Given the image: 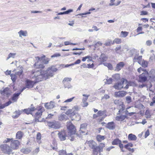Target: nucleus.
I'll return each mask as SVG.
<instances>
[{
	"instance_id": "nucleus-1",
	"label": "nucleus",
	"mask_w": 155,
	"mask_h": 155,
	"mask_svg": "<svg viewBox=\"0 0 155 155\" xmlns=\"http://www.w3.org/2000/svg\"><path fill=\"white\" fill-rule=\"evenodd\" d=\"M57 70L56 68L51 67L48 68L46 71L43 70L36 71L32 72L33 74L31 77L35 78L37 81H41L43 79L46 80L53 77L54 72Z\"/></svg>"
},
{
	"instance_id": "nucleus-2",
	"label": "nucleus",
	"mask_w": 155,
	"mask_h": 155,
	"mask_svg": "<svg viewBox=\"0 0 155 155\" xmlns=\"http://www.w3.org/2000/svg\"><path fill=\"white\" fill-rule=\"evenodd\" d=\"M136 85V84L134 82H128L126 79L122 78L121 80V82H118L115 84L113 87L116 89L120 90L123 88L127 89L129 86H134Z\"/></svg>"
},
{
	"instance_id": "nucleus-3",
	"label": "nucleus",
	"mask_w": 155,
	"mask_h": 155,
	"mask_svg": "<svg viewBox=\"0 0 155 155\" xmlns=\"http://www.w3.org/2000/svg\"><path fill=\"white\" fill-rule=\"evenodd\" d=\"M45 55H43L41 57H35V58L37 62H36L34 64L35 67L37 68H44L45 66L43 64H41V63L42 62L44 64H47L49 62L50 59L48 58L45 59Z\"/></svg>"
},
{
	"instance_id": "nucleus-4",
	"label": "nucleus",
	"mask_w": 155,
	"mask_h": 155,
	"mask_svg": "<svg viewBox=\"0 0 155 155\" xmlns=\"http://www.w3.org/2000/svg\"><path fill=\"white\" fill-rule=\"evenodd\" d=\"M67 127L69 130V138L71 141H73L74 138L77 137V134H75L76 129L74 126L70 122L67 123Z\"/></svg>"
},
{
	"instance_id": "nucleus-5",
	"label": "nucleus",
	"mask_w": 155,
	"mask_h": 155,
	"mask_svg": "<svg viewBox=\"0 0 155 155\" xmlns=\"http://www.w3.org/2000/svg\"><path fill=\"white\" fill-rule=\"evenodd\" d=\"M0 148L3 153L6 154H10L12 151L10 147L6 144L1 145L0 146Z\"/></svg>"
},
{
	"instance_id": "nucleus-6",
	"label": "nucleus",
	"mask_w": 155,
	"mask_h": 155,
	"mask_svg": "<svg viewBox=\"0 0 155 155\" xmlns=\"http://www.w3.org/2000/svg\"><path fill=\"white\" fill-rule=\"evenodd\" d=\"M33 71H32V74L31 75L30 77L31 78H34L35 79L36 81H31L30 80H27L26 81V86L24 87L23 89H22L21 91V92H22L24 89H25L26 88H31L33 87V85L35 84V82H38L36 80L35 78H32L31 77V76L32 75V72Z\"/></svg>"
},
{
	"instance_id": "nucleus-7",
	"label": "nucleus",
	"mask_w": 155,
	"mask_h": 155,
	"mask_svg": "<svg viewBox=\"0 0 155 155\" xmlns=\"http://www.w3.org/2000/svg\"><path fill=\"white\" fill-rule=\"evenodd\" d=\"M44 110V108H40L38 111L35 113V117L36 122H41V120H40L39 119L41 117L42 113Z\"/></svg>"
},
{
	"instance_id": "nucleus-8",
	"label": "nucleus",
	"mask_w": 155,
	"mask_h": 155,
	"mask_svg": "<svg viewBox=\"0 0 155 155\" xmlns=\"http://www.w3.org/2000/svg\"><path fill=\"white\" fill-rule=\"evenodd\" d=\"M148 73L147 71H144V72H143L139 76V81L140 82H144L146 81Z\"/></svg>"
},
{
	"instance_id": "nucleus-9",
	"label": "nucleus",
	"mask_w": 155,
	"mask_h": 155,
	"mask_svg": "<svg viewBox=\"0 0 155 155\" xmlns=\"http://www.w3.org/2000/svg\"><path fill=\"white\" fill-rule=\"evenodd\" d=\"M88 144L90 147L93 149V153L95 154L97 152V144L95 142L91 140L88 141Z\"/></svg>"
},
{
	"instance_id": "nucleus-10",
	"label": "nucleus",
	"mask_w": 155,
	"mask_h": 155,
	"mask_svg": "<svg viewBox=\"0 0 155 155\" xmlns=\"http://www.w3.org/2000/svg\"><path fill=\"white\" fill-rule=\"evenodd\" d=\"M19 142L17 140H12L10 144V147L11 149L14 150L17 149L18 148Z\"/></svg>"
},
{
	"instance_id": "nucleus-11",
	"label": "nucleus",
	"mask_w": 155,
	"mask_h": 155,
	"mask_svg": "<svg viewBox=\"0 0 155 155\" xmlns=\"http://www.w3.org/2000/svg\"><path fill=\"white\" fill-rule=\"evenodd\" d=\"M72 120H79L81 117L80 115L78 114H75V112H72L70 116Z\"/></svg>"
},
{
	"instance_id": "nucleus-12",
	"label": "nucleus",
	"mask_w": 155,
	"mask_h": 155,
	"mask_svg": "<svg viewBox=\"0 0 155 155\" xmlns=\"http://www.w3.org/2000/svg\"><path fill=\"white\" fill-rule=\"evenodd\" d=\"M49 126L51 128L57 129L59 128L60 126L58 122H53L48 123Z\"/></svg>"
},
{
	"instance_id": "nucleus-13",
	"label": "nucleus",
	"mask_w": 155,
	"mask_h": 155,
	"mask_svg": "<svg viewBox=\"0 0 155 155\" xmlns=\"http://www.w3.org/2000/svg\"><path fill=\"white\" fill-rule=\"evenodd\" d=\"M35 110V107H31V108H28L27 109H25L23 110H22L20 111V113H24L27 114H32V112L34 111Z\"/></svg>"
},
{
	"instance_id": "nucleus-14",
	"label": "nucleus",
	"mask_w": 155,
	"mask_h": 155,
	"mask_svg": "<svg viewBox=\"0 0 155 155\" xmlns=\"http://www.w3.org/2000/svg\"><path fill=\"white\" fill-rule=\"evenodd\" d=\"M127 92L124 91H119L118 92L115 93L114 95L116 97H122L124 96L126 94Z\"/></svg>"
},
{
	"instance_id": "nucleus-15",
	"label": "nucleus",
	"mask_w": 155,
	"mask_h": 155,
	"mask_svg": "<svg viewBox=\"0 0 155 155\" xmlns=\"http://www.w3.org/2000/svg\"><path fill=\"white\" fill-rule=\"evenodd\" d=\"M0 93L2 95L8 96L10 94V91L8 88L6 87L3 91H1Z\"/></svg>"
},
{
	"instance_id": "nucleus-16",
	"label": "nucleus",
	"mask_w": 155,
	"mask_h": 155,
	"mask_svg": "<svg viewBox=\"0 0 155 155\" xmlns=\"http://www.w3.org/2000/svg\"><path fill=\"white\" fill-rule=\"evenodd\" d=\"M124 65L125 64L124 62H120L117 64L115 70L117 71H119L124 67Z\"/></svg>"
},
{
	"instance_id": "nucleus-17",
	"label": "nucleus",
	"mask_w": 155,
	"mask_h": 155,
	"mask_svg": "<svg viewBox=\"0 0 155 155\" xmlns=\"http://www.w3.org/2000/svg\"><path fill=\"white\" fill-rule=\"evenodd\" d=\"M45 107L47 109H51L54 107L55 106V105L54 102L51 101L49 103H45Z\"/></svg>"
},
{
	"instance_id": "nucleus-18",
	"label": "nucleus",
	"mask_w": 155,
	"mask_h": 155,
	"mask_svg": "<svg viewBox=\"0 0 155 155\" xmlns=\"http://www.w3.org/2000/svg\"><path fill=\"white\" fill-rule=\"evenodd\" d=\"M58 136L61 140H64L66 139V134L64 131H61L58 134Z\"/></svg>"
},
{
	"instance_id": "nucleus-19",
	"label": "nucleus",
	"mask_w": 155,
	"mask_h": 155,
	"mask_svg": "<svg viewBox=\"0 0 155 155\" xmlns=\"http://www.w3.org/2000/svg\"><path fill=\"white\" fill-rule=\"evenodd\" d=\"M115 127V124L113 122H109L106 126V127L110 130L114 129Z\"/></svg>"
},
{
	"instance_id": "nucleus-20",
	"label": "nucleus",
	"mask_w": 155,
	"mask_h": 155,
	"mask_svg": "<svg viewBox=\"0 0 155 155\" xmlns=\"http://www.w3.org/2000/svg\"><path fill=\"white\" fill-rule=\"evenodd\" d=\"M142 60V56H135L133 59V61L134 62H137L140 64H141V61Z\"/></svg>"
},
{
	"instance_id": "nucleus-21",
	"label": "nucleus",
	"mask_w": 155,
	"mask_h": 155,
	"mask_svg": "<svg viewBox=\"0 0 155 155\" xmlns=\"http://www.w3.org/2000/svg\"><path fill=\"white\" fill-rule=\"evenodd\" d=\"M58 120H67L68 118L65 114H61L58 117Z\"/></svg>"
},
{
	"instance_id": "nucleus-22",
	"label": "nucleus",
	"mask_w": 155,
	"mask_h": 155,
	"mask_svg": "<svg viewBox=\"0 0 155 155\" xmlns=\"http://www.w3.org/2000/svg\"><path fill=\"white\" fill-rule=\"evenodd\" d=\"M126 117L124 115H120L116 117L115 119L118 121H122L124 120L126 118Z\"/></svg>"
},
{
	"instance_id": "nucleus-23",
	"label": "nucleus",
	"mask_w": 155,
	"mask_h": 155,
	"mask_svg": "<svg viewBox=\"0 0 155 155\" xmlns=\"http://www.w3.org/2000/svg\"><path fill=\"white\" fill-rule=\"evenodd\" d=\"M105 147V144L101 143L100 144L99 146L97 147V152L99 151V152H102L103 150V148Z\"/></svg>"
},
{
	"instance_id": "nucleus-24",
	"label": "nucleus",
	"mask_w": 155,
	"mask_h": 155,
	"mask_svg": "<svg viewBox=\"0 0 155 155\" xmlns=\"http://www.w3.org/2000/svg\"><path fill=\"white\" fill-rule=\"evenodd\" d=\"M128 140H135L137 138L136 136L132 134H130L128 135Z\"/></svg>"
},
{
	"instance_id": "nucleus-25",
	"label": "nucleus",
	"mask_w": 155,
	"mask_h": 155,
	"mask_svg": "<svg viewBox=\"0 0 155 155\" xmlns=\"http://www.w3.org/2000/svg\"><path fill=\"white\" fill-rule=\"evenodd\" d=\"M19 95V92H18L17 93H15L13 95L12 97V100L14 102L16 101L18 99V97Z\"/></svg>"
},
{
	"instance_id": "nucleus-26",
	"label": "nucleus",
	"mask_w": 155,
	"mask_h": 155,
	"mask_svg": "<svg viewBox=\"0 0 155 155\" xmlns=\"http://www.w3.org/2000/svg\"><path fill=\"white\" fill-rule=\"evenodd\" d=\"M150 52L152 54H150L149 61H152L153 60L154 58L155 61V51H154L153 50H152L150 51Z\"/></svg>"
},
{
	"instance_id": "nucleus-27",
	"label": "nucleus",
	"mask_w": 155,
	"mask_h": 155,
	"mask_svg": "<svg viewBox=\"0 0 155 155\" xmlns=\"http://www.w3.org/2000/svg\"><path fill=\"white\" fill-rule=\"evenodd\" d=\"M73 12V10L71 9H69L68 10L63 12H61L59 13L58 15H62L64 14H69L71 12Z\"/></svg>"
},
{
	"instance_id": "nucleus-28",
	"label": "nucleus",
	"mask_w": 155,
	"mask_h": 155,
	"mask_svg": "<svg viewBox=\"0 0 155 155\" xmlns=\"http://www.w3.org/2000/svg\"><path fill=\"white\" fill-rule=\"evenodd\" d=\"M16 53H10L8 54V57L7 58L6 60H8L11 58H14L16 57Z\"/></svg>"
},
{
	"instance_id": "nucleus-29",
	"label": "nucleus",
	"mask_w": 155,
	"mask_h": 155,
	"mask_svg": "<svg viewBox=\"0 0 155 155\" xmlns=\"http://www.w3.org/2000/svg\"><path fill=\"white\" fill-rule=\"evenodd\" d=\"M100 59L101 61L102 62H104L107 60V57L104 54H101L100 58Z\"/></svg>"
},
{
	"instance_id": "nucleus-30",
	"label": "nucleus",
	"mask_w": 155,
	"mask_h": 155,
	"mask_svg": "<svg viewBox=\"0 0 155 155\" xmlns=\"http://www.w3.org/2000/svg\"><path fill=\"white\" fill-rule=\"evenodd\" d=\"M28 32L26 31L20 30V36L22 35L24 37H26L28 36ZM21 37L20 36V37Z\"/></svg>"
},
{
	"instance_id": "nucleus-31",
	"label": "nucleus",
	"mask_w": 155,
	"mask_h": 155,
	"mask_svg": "<svg viewBox=\"0 0 155 155\" xmlns=\"http://www.w3.org/2000/svg\"><path fill=\"white\" fill-rule=\"evenodd\" d=\"M104 137L103 136H101L99 135H98L97 137V140L99 142L101 141L102 140H104Z\"/></svg>"
},
{
	"instance_id": "nucleus-32",
	"label": "nucleus",
	"mask_w": 155,
	"mask_h": 155,
	"mask_svg": "<svg viewBox=\"0 0 155 155\" xmlns=\"http://www.w3.org/2000/svg\"><path fill=\"white\" fill-rule=\"evenodd\" d=\"M121 42V39L119 38H116L112 42V44H114L115 43L116 44H119Z\"/></svg>"
},
{
	"instance_id": "nucleus-33",
	"label": "nucleus",
	"mask_w": 155,
	"mask_h": 155,
	"mask_svg": "<svg viewBox=\"0 0 155 155\" xmlns=\"http://www.w3.org/2000/svg\"><path fill=\"white\" fill-rule=\"evenodd\" d=\"M19 116V112L16 111L14 112L12 115L13 118L16 119Z\"/></svg>"
},
{
	"instance_id": "nucleus-34",
	"label": "nucleus",
	"mask_w": 155,
	"mask_h": 155,
	"mask_svg": "<svg viewBox=\"0 0 155 155\" xmlns=\"http://www.w3.org/2000/svg\"><path fill=\"white\" fill-rule=\"evenodd\" d=\"M103 64L105 66H107L110 70H112L113 69V66L112 64L110 63H103Z\"/></svg>"
},
{
	"instance_id": "nucleus-35",
	"label": "nucleus",
	"mask_w": 155,
	"mask_h": 155,
	"mask_svg": "<svg viewBox=\"0 0 155 155\" xmlns=\"http://www.w3.org/2000/svg\"><path fill=\"white\" fill-rule=\"evenodd\" d=\"M41 134L40 133H38L37 135V142L40 144L41 143L40 140L41 139Z\"/></svg>"
},
{
	"instance_id": "nucleus-36",
	"label": "nucleus",
	"mask_w": 155,
	"mask_h": 155,
	"mask_svg": "<svg viewBox=\"0 0 155 155\" xmlns=\"http://www.w3.org/2000/svg\"><path fill=\"white\" fill-rule=\"evenodd\" d=\"M112 41L111 40L108 39L104 44V45L106 46H109L112 44Z\"/></svg>"
},
{
	"instance_id": "nucleus-37",
	"label": "nucleus",
	"mask_w": 155,
	"mask_h": 155,
	"mask_svg": "<svg viewBox=\"0 0 155 155\" xmlns=\"http://www.w3.org/2000/svg\"><path fill=\"white\" fill-rule=\"evenodd\" d=\"M128 34V32H127L122 31L120 33V36L125 38L127 36Z\"/></svg>"
},
{
	"instance_id": "nucleus-38",
	"label": "nucleus",
	"mask_w": 155,
	"mask_h": 155,
	"mask_svg": "<svg viewBox=\"0 0 155 155\" xmlns=\"http://www.w3.org/2000/svg\"><path fill=\"white\" fill-rule=\"evenodd\" d=\"M120 142L121 141L118 139H116L112 141V144L114 145H117L119 144Z\"/></svg>"
},
{
	"instance_id": "nucleus-39",
	"label": "nucleus",
	"mask_w": 155,
	"mask_h": 155,
	"mask_svg": "<svg viewBox=\"0 0 155 155\" xmlns=\"http://www.w3.org/2000/svg\"><path fill=\"white\" fill-rule=\"evenodd\" d=\"M59 155H72L71 153L66 154V153L64 150H62L59 152Z\"/></svg>"
},
{
	"instance_id": "nucleus-40",
	"label": "nucleus",
	"mask_w": 155,
	"mask_h": 155,
	"mask_svg": "<svg viewBox=\"0 0 155 155\" xmlns=\"http://www.w3.org/2000/svg\"><path fill=\"white\" fill-rule=\"evenodd\" d=\"M112 77L114 79L117 81L120 78V75L119 74H114Z\"/></svg>"
},
{
	"instance_id": "nucleus-41",
	"label": "nucleus",
	"mask_w": 155,
	"mask_h": 155,
	"mask_svg": "<svg viewBox=\"0 0 155 155\" xmlns=\"http://www.w3.org/2000/svg\"><path fill=\"white\" fill-rule=\"evenodd\" d=\"M71 78H65L63 80V82L64 84H66V83H67L68 81H70L71 80Z\"/></svg>"
},
{
	"instance_id": "nucleus-42",
	"label": "nucleus",
	"mask_w": 155,
	"mask_h": 155,
	"mask_svg": "<svg viewBox=\"0 0 155 155\" xmlns=\"http://www.w3.org/2000/svg\"><path fill=\"white\" fill-rule=\"evenodd\" d=\"M79 110V108L78 106H74L71 110L73 112H75V111H78Z\"/></svg>"
},
{
	"instance_id": "nucleus-43",
	"label": "nucleus",
	"mask_w": 155,
	"mask_h": 155,
	"mask_svg": "<svg viewBox=\"0 0 155 155\" xmlns=\"http://www.w3.org/2000/svg\"><path fill=\"white\" fill-rule=\"evenodd\" d=\"M147 65L148 62L147 61L145 60H143L141 64V65L142 67H146L147 66Z\"/></svg>"
},
{
	"instance_id": "nucleus-44",
	"label": "nucleus",
	"mask_w": 155,
	"mask_h": 155,
	"mask_svg": "<svg viewBox=\"0 0 155 155\" xmlns=\"http://www.w3.org/2000/svg\"><path fill=\"white\" fill-rule=\"evenodd\" d=\"M150 73H151L153 74L152 75H150V78H153L154 80H155V71L154 70H151L150 72Z\"/></svg>"
},
{
	"instance_id": "nucleus-45",
	"label": "nucleus",
	"mask_w": 155,
	"mask_h": 155,
	"mask_svg": "<svg viewBox=\"0 0 155 155\" xmlns=\"http://www.w3.org/2000/svg\"><path fill=\"white\" fill-rule=\"evenodd\" d=\"M126 100L127 103L129 104L131 101V98L130 96H127L126 97Z\"/></svg>"
},
{
	"instance_id": "nucleus-46",
	"label": "nucleus",
	"mask_w": 155,
	"mask_h": 155,
	"mask_svg": "<svg viewBox=\"0 0 155 155\" xmlns=\"http://www.w3.org/2000/svg\"><path fill=\"white\" fill-rule=\"evenodd\" d=\"M10 76L11 77V78L12 80L14 82L15 81L16 78V75L15 74H11Z\"/></svg>"
},
{
	"instance_id": "nucleus-47",
	"label": "nucleus",
	"mask_w": 155,
	"mask_h": 155,
	"mask_svg": "<svg viewBox=\"0 0 155 155\" xmlns=\"http://www.w3.org/2000/svg\"><path fill=\"white\" fill-rule=\"evenodd\" d=\"M83 96L84 97L83 98L82 101L83 102H86L87 101V100L88 98V97L89 96L88 95H86L85 94H83Z\"/></svg>"
},
{
	"instance_id": "nucleus-48",
	"label": "nucleus",
	"mask_w": 155,
	"mask_h": 155,
	"mask_svg": "<svg viewBox=\"0 0 155 155\" xmlns=\"http://www.w3.org/2000/svg\"><path fill=\"white\" fill-rule=\"evenodd\" d=\"M152 101L150 104L151 106H153V104L155 103V94L153 95V97L152 100Z\"/></svg>"
},
{
	"instance_id": "nucleus-49",
	"label": "nucleus",
	"mask_w": 155,
	"mask_h": 155,
	"mask_svg": "<svg viewBox=\"0 0 155 155\" xmlns=\"http://www.w3.org/2000/svg\"><path fill=\"white\" fill-rule=\"evenodd\" d=\"M128 47L126 45H124L123 46L122 51H127L128 50Z\"/></svg>"
},
{
	"instance_id": "nucleus-50",
	"label": "nucleus",
	"mask_w": 155,
	"mask_h": 155,
	"mask_svg": "<svg viewBox=\"0 0 155 155\" xmlns=\"http://www.w3.org/2000/svg\"><path fill=\"white\" fill-rule=\"evenodd\" d=\"M106 81L105 82V84H110L112 83V79L111 78H110L108 79H106Z\"/></svg>"
},
{
	"instance_id": "nucleus-51",
	"label": "nucleus",
	"mask_w": 155,
	"mask_h": 155,
	"mask_svg": "<svg viewBox=\"0 0 155 155\" xmlns=\"http://www.w3.org/2000/svg\"><path fill=\"white\" fill-rule=\"evenodd\" d=\"M13 140V138H6L5 140L4 141L3 143H7L9 142L10 141L11 142L12 140Z\"/></svg>"
},
{
	"instance_id": "nucleus-52",
	"label": "nucleus",
	"mask_w": 155,
	"mask_h": 155,
	"mask_svg": "<svg viewBox=\"0 0 155 155\" xmlns=\"http://www.w3.org/2000/svg\"><path fill=\"white\" fill-rule=\"evenodd\" d=\"M72 112H72L71 109H69L66 111V114L70 116Z\"/></svg>"
},
{
	"instance_id": "nucleus-53",
	"label": "nucleus",
	"mask_w": 155,
	"mask_h": 155,
	"mask_svg": "<svg viewBox=\"0 0 155 155\" xmlns=\"http://www.w3.org/2000/svg\"><path fill=\"white\" fill-rule=\"evenodd\" d=\"M152 44V41L150 40H147L146 42V45L147 46H150Z\"/></svg>"
},
{
	"instance_id": "nucleus-54",
	"label": "nucleus",
	"mask_w": 155,
	"mask_h": 155,
	"mask_svg": "<svg viewBox=\"0 0 155 155\" xmlns=\"http://www.w3.org/2000/svg\"><path fill=\"white\" fill-rule=\"evenodd\" d=\"M12 103V102L11 101H8L5 104H3V105L4 106V107H5L6 106H8L10 104Z\"/></svg>"
},
{
	"instance_id": "nucleus-55",
	"label": "nucleus",
	"mask_w": 155,
	"mask_h": 155,
	"mask_svg": "<svg viewBox=\"0 0 155 155\" xmlns=\"http://www.w3.org/2000/svg\"><path fill=\"white\" fill-rule=\"evenodd\" d=\"M61 54L59 53H56L51 56V58L58 57L61 56Z\"/></svg>"
},
{
	"instance_id": "nucleus-56",
	"label": "nucleus",
	"mask_w": 155,
	"mask_h": 155,
	"mask_svg": "<svg viewBox=\"0 0 155 155\" xmlns=\"http://www.w3.org/2000/svg\"><path fill=\"white\" fill-rule=\"evenodd\" d=\"M64 87L65 88H71L72 87V86L69 84L68 83H66V84H64Z\"/></svg>"
},
{
	"instance_id": "nucleus-57",
	"label": "nucleus",
	"mask_w": 155,
	"mask_h": 155,
	"mask_svg": "<svg viewBox=\"0 0 155 155\" xmlns=\"http://www.w3.org/2000/svg\"><path fill=\"white\" fill-rule=\"evenodd\" d=\"M88 105V103L86 102H83L82 101V102L81 104V105L82 106H83L84 107H87Z\"/></svg>"
},
{
	"instance_id": "nucleus-58",
	"label": "nucleus",
	"mask_w": 155,
	"mask_h": 155,
	"mask_svg": "<svg viewBox=\"0 0 155 155\" xmlns=\"http://www.w3.org/2000/svg\"><path fill=\"white\" fill-rule=\"evenodd\" d=\"M104 111L100 110L98 112L97 114L98 115V116H101L104 115Z\"/></svg>"
},
{
	"instance_id": "nucleus-59",
	"label": "nucleus",
	"mask_w": 155,
	"mask_h": 155,
	"mask_svg": "<svg viewBox=\"0 0 155 155\" xmlns=\"http://www.w3.org/2000/svg\"><path fill=\"white\" fill-rule=\"evenodd\" d=\"M74 98V97H72V98H70L68 99L66 101H65L64 102V103H67V102H71V101H72L73 100Z\"/></svg>"
},
{
	"instance_id": "nucleus-60",
	"label": "nucleus",
	"mask_w": 155,
	"mask_h": 155,
	"mask_svg": "<svg viewBox=\"0 0 155 155\" xmlns=\"http://www.w3.org/2000/svg\"><path fill=\"white\" fill-rule=\"evenodd\" d=\"M150 134V131L149 130H147L145 133L144 137L146 138Z\"/></svg>"
},
{
	"instance_id": "nucleus-61",
	"label": "nucleus",
	"mask_w": 155,
	"mask_h": 155,
	"mask_svg": "<svg viewBox=\"0 0 155 155\" xmlns=\"http://www.w3.org/2000/svg\"><path fill=\"white\" fill-rule=\"evenodd\" d=\"M148 14V12L146 11H142L140 12L141 15H145Z\"/></svg>"
},
{
	"instance_id": "nucleus-62",
	"label": "nucleus",
	"mask_w": 155,
	"mask_h": 155,
	"mask_svg": "<svg viewBox=\"0 0 155 155\" xmlns=\"http://www.w3.org/2000/svg\"><path fill=\"white\" fill-rule=\"evenodd\" d=\"M133 145L132 143H129L128 144L125 145L124 147L125 148H129V147H133Z\"/></svg>"
},
{
	"instance_id": "nucleus-63",
	"label": "nucleus",
	"mask_w": 155,
	"mask_h": 155,
	"mask_svg": "<svg viewBox=\"0 0 155 155\" xmlns=\"http://www.w3.org/2000/svg\"><path fill=\"white\" fill-rule=\"evenodd\" d=\"M137 71L139 73H140L141 72V71H143V72H144V70L143 69V68L141 67L138 68L137 69Z\"/></svg>"
},
{
	"instance_id": "nucleus-64",
	"label": "nucleus",
	"mask_w": 155,
	"mask_h": 155,
	"mask_svg": "<svg viewBox=\"0 0 155 155\" xmlns=\"http://www.w3.org/2000/svg\"><path fill=\"white\" fill-rule=\"evenodd\" d=\"M110 97L109 95H107V94H106L105 95H104V96L102 98V99H108Z\"/></svg>"
}]
</instances>
